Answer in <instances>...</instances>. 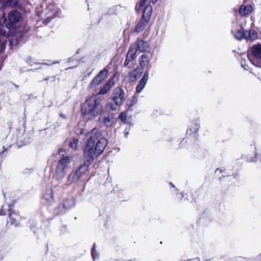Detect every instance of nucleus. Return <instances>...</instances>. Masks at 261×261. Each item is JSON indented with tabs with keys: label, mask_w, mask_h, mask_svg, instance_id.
Masks as SVG:
<instances>
[{
	"label": "nucleus",
	"mask_w": 261,
	"mask_h": 261,
	"mask_svg": "<svg viewBox=\"0 0 261 261\" xmlns=\"http://www.w3.org/2000/svg\"><path fill=\"white\" fill-rule=\"evenodd\" d=\"M142 74L141 72H139L137 70L130 72L129 75L130 76V80L134 81L139 78Z\"/></svg>",
	"instance_id": "25"
},
{
	"label": "nucleus",
	"mask_w": 261,
	"mask_h": 261,
	"mask_svg": "<svg viewBox=\"0 0 261 261\" xmlns=\"http://www.w3.org/2000/svg\"><path fill=\"white\" fill-rule=\"evenodd\" d=\"M115 75L110 77L107 83L101 87L99 92L92 95L86 101L85 110L83 113L84 118L89 120L96 117L101 110L100 102L103 97L102 95L108 93L115 85L114 79Z\"/></svg>",
	"instance_id": "2"
},
{
	"label": "nucleus",
	"mask_w": 261,
	"mask_h": 261,
	"mask_svg": "<svg viewBox=\"0 0 261 261\" xmlns=\"http://www.w3.org/2000/svg\"><path fill=\"white\" fill-rule=\"evenodd\" d=\"M137 51V49L136 48V45L134 44H132L129 48L127 54L126 56L135 59L136 58V53Z\"/></svg>",
	"instance_id": "22"
},
{
	"label": "nucleus",
	"mask_w": 261,
	"mask_h": 261,
	"mask_svg": "<svg viewBox=\"0 0 261 261\" xmlns=\"http://www.w3.org/2000/svg\"><path fill=\"white\" fill-rule=\"evenodd\" d=\"M184 141H185V140H182V142H181V143H184Z\"/></svg>",
	"instance_id": "45"
},
{
	"label": "nucleus",
	"mask_w": 261,
	"mask_h": 261,
	"mask_svg": "<svg viewBox=\"0 0 261 261\" xmlns=\"http://www.w3.org/2000/svg\"><path fill=\"white\" fill-rule=\"evenodd\" d=\"M250 52L256 62L261 60V44H256L252 46Z\"/></svg>",
	"instance_id": "13"
},
{
	"label": "nucleus",
	"mask_w": 261,
	"mask_h": 261,
	"mask_svg": "<svg viewBox=\"0 0 261 261\" xmlns=\"http://www.w3.org/2000/svg\"><path fill=\"white\" fill-rule=\"evenodd\" d=\"M200 128V121L198 119L192 121L188 126L187 136L195 139Z\"/></svg>",
	"instance_id": "6"
},
{
	"label": "nucleus",
	"mask_w": 261,
	"mask_h": 261,
	"mask_svg": "<svg viewBox=\"0 0 261 261\" xmlns=\"http://www.w3.org/2000/svg\"><path fill=\"white\" fill-rule=\"evenodd\" d=\"M6 6L4 3V2L0 0V9L4 10Z\"/></svg>",
	"instance_id": "35"
},
{
	"label": "nucleus",
	"mask_w": 261,
	"mask_h": 261,
	"mask_svg": "<svg viewBox=\"0 0 261 261\" xmlns=\"http://www.w3.org/2000/svg\"><path fill=\"white\" fill-rule=\"evenodd\" d=\"M86 144L84 148L83 170L87 168L94 159L101 154L107 145V139L103 137L101 132L94 128L85 135Z\"/></svg>",
	"instance_id": "1"
},
{
	"label": "nucleus",
	"mask_w": 261,
	"mask_h": 261,
	"mask_svg": "<svg viewBox=\"0 0 261 261\" xmlns=\"http://www.w3.org/2000/svg\"><path fill=\"white\" fill-rule=\"evenodd\" d=\"M233 37L237 40H240L245 39V31L242 28L239 30L233 29L231 31Z\"/></svg>",
	"instance_id": "17"
},
{
	"label": "nucleus",
	"mask_w": 261,
	"mask_h": 261,
	"mask_svg": "<svg viewBox=\"0 0 261 261\" xmlns=\"http://www.w3.org/2000/svg\"><path fill=\"white\" fill-rule=\"evenodd\" d=\"M152 59V55L151 54H144L139 59V65L142 69H149L151 67V61Z\"/></svg>",
	"instance_id": "8"
},
{
	"label": "nucleus",
	"mask_w": 261,
	"mask_h": 261,
	"mask_svg": "<svg viewBox=\"0 0 261 261\" xmlns=\"http://www.w3.org/2000/svg\"><path fill=\"white\" fill-rule=\"evenodd\" d=\"M52 7H53V6H48L47 8L48 9H50Z\"/></svg>",
	"instance_id": "43"
},
{
	"label": "nucleus",
	"mask_w": 261,
	"mask_h": 261,
	"mask_svg": "<svg viewBox=\"0 0 261 261\" xmlns=\"http://www.w3.org/2000/svg\"><path fill=\"white\" fill-rule=\"evenodd\" d=\"M223 172V170L222 169H217L216 170V173L217 174H218V173H221Z\"/></svg>",
	"instance_id": "37"
},
{
	"label": "nucleus",
	"mask_w": 261,
	"mask_h": 261,
	"mask_svg": "<svg viewBox=\"0 0 261 261\" xmlns=\"http://www.w3.org/2000/svg\"><path fill=\"white\" fill-rule=\"evenodd\" d=\"M111 97L114 103L109 102L107 107L113 111L116 110L118 107L122 106L126 100L125 91L120 87H117L113 89Z\"/></svg>",
	"instance_id": "4"
},
{
	"label": "nucleus",
	"mask_w": 261,
	"mask_h": 261,
	"mask_svg": "<svg viewBox=\"0 0 261 261\" xmlns=\"http://www.w3.org/2000/svg\"><path fill=\"white\" fill-rule=\"evenodd\" d=\"M79 141L77 139H73L70 142V147L72 148L75 149L77 147Z\"/></svg>",
	"instance_id": "33"
},
{
	"label": "nucleus",
	"mask_w": 261,
	"mask_h": 261,
	"mask_svg": "<svg viewBox=\"0 0 261 261\" xmlns=\"http://www.w3.org/2000/svg\"><path fill=\"white\" fill-rule=\"evenodd\" d=\"M128 135V132H126L125 134V137H127Z\"/></svg>",
	"instance_id": "42"
},
{
	"label": "nucleus",
	"mask_w": 261,
	"mask_h": 261,
	"mask_svg": "<svg viewBox=\"0 0 261 261\" xmlns=\"http://www.w3.org/2000/svg\"><path fill=\"white\" fill-rule=\"evenodd\" d=\"M9 216L11 220V224L15 226H18L19 224L17 222V221L19 217L14 213L9 214Z\"/></svg>",
	"instance_id": "27"
},
{
	"label": "nucleus",
	"mask_w": 261,
	"mask_h": 261,
	"mask_svg": "<svg viewBox=\"0 0 261 261\" xmlns=\"http://www.w3.org/2000/svg\"><path fill=\"white\" fill-rule=\"evenodd\" d=\"M119 119L126 123H129V119L127 118V113L126 112H123L119 115Z\"/></svg>",
	"instance_id": "29"
},
{
	"label": "nucleus",
	"mask_w": 261,
	"mask_h": 261,
	"mask_svg": "<svg viewBox=\"0 0 261 261\" xmlns=\"http://www.w3.org/2000/svg\"><path fill=\"white\" fill-rule=\"evenodd\" d=\"M138 102V98L136 96H133L127 100V106L129 109L133 108Z\"/></svg>",
	"instance_id": "26"
},
{
	"label": "nucleus",
	"mask_w": 261,
	"mask_h": 261,
	"mask_svg": "<svg viewBox=\"0 0 261 261\" xmlns=\"http://www.w3.org/2000/svg\"><path fill=\"white\" fill-rule=\"evenodd\" d=\"M149 79V73L146 71L136 87V92L140 93L145 87Z\"/></svg>",
	"instance_id": "11"
},
{
	"label": "nucleus",
	"mask_w": 261,
	"mask_h": 261,
	"mask_svg": "<svg viewBox=\"0 0 261 261\" xmlns=\"http://www.w3.org/2000/svg\"><path fill=\"white\" fill-rule=\"evenodd\" d=\"M53 190L50 188L47 189L44 195V198L48 203H50L54 201Z\"/></svg>",
	"instance_id": "20"
},
{
	"label": "nucleus",
	"mask_w": 261,
	"mask_h": 261,
	"mask_svg": "<svg viewBox=\"0 0 261 261\" xmlns=\"http://www.w3.org/2000/svg\"><path fill=\"white\" fill-rule=\"evenodd\" d=\"M3 66V63L2 62H0V70H1Z\"/></svg>",
	"instance_id": "39"
},
{
	"label": "nucleus",
	"mask_w": 261,
	"mask_h": 261,
	"mask_svg": "<svg viewBox=\"0 0 261 261\" xmlns=\"http://www.w3.org/2000/svg\"><path fill=\"white\" fill-rule=\"evenodd\" d=\"M147 1V0H141V2L139 3V4H137L136 5V10L137 11L142 9L143 8V7L144 6H145ZM149 1H150V2H151L153 4L155 3L157 1V0H149Z\"/></svg>",
	"instance_id": "28"
},
{
	"label": "nucleus",
	"mask_w": 261,
	"mask_h": 261,
	"mask_svg": "<svg viewBox=\"0 0 261 261\" xmlns=\"http://www.w3.org/2000/svg\"><path fill=\"white\" fill-rule=\"evenodd\" d=\"M147 24V21L143 18L137 24V25L135 29V31L137 33H139L145 29Z\"/></svg>",
	"instance_id": "21"
},
{
	"label": "nucleus",
	"mask_w": 261,
	"mask_h": 261,
	"mask_svg": "<svg viewBox=\"0 0 261 261\" xmlns=\"http://www.w3.org/2000/svg\"><path fill=\"white\" fill-rule=\"evenodd\" d=\"M7 4L11 7L16 6L18 4V0H6Z\"/></svg>",
	"instance_id": "32"
},
{
	"label": "nucleus",
	"mask_w": 261,
	"mask_h": 261,
	"mask_svg": "<svg viewBox=\"0 0 261 261\" xmlns=\"http://www.w3.org/2000/svg\"><path fill=\"white\" fill-rule=\"evenodd\" d=\"M115 116L113 114H105L99 118V122L107 127L112 126L115 123Z\"/></svg>",
	"instance_id": "9"
},
{
	"label": "nucleus",
	"mask_w": 261,
	"mask_h": 261,
	"mask_svg": "<svg viewBox=\"0 0 261 261\" xmlns=\"http://www.w3.org/2000/svg\"><path fill=\"white\" fill-rule=\"evenodd\" d=\"M74 205V200L72 198L65 200L62 203L63 207L66 210L70 208V207L73 206Z\"/></svg>",
	"instance_id": "24"
},
{
	"label": "nucleus",
	"mask_w": 261,
	"mask_h": 261,
	"mask_svg": "<svg viewBox=\"0 0 261 261\" xmlns=\"http://www.w3.org/2000/svg\"><path fill=\"white\" fill-rule=\"evenodd\" d=\"M256 259L258 261L261 260V254L257 256Z\"/></svg>",
	"instance_id": "38"
},
{
	"label": "nucleus",
	"mask_w": 261,
	"mask_h": 261,
	"mask_svg": "<svg viewBox=\"0 0 261 261\" xmlns=\"http://www.w3.org/2000/svg\"><path fill=\"white\" fill-rule=\"evenodd\" d=\"M64 150L63 149H61L59 150V153H61L62 152H63Z\"/></svg>",
	"instance_id": "40"
},
{
	"label": "nucleus",
	"mask_w": 261,
	"mask_h": 261,
	"mask_svg": "<svg viewBox=\"0 0 261 261\" xmlns=\"http://www.w3.org/2000/svg\"><path fill=\"white\" fill-rule=\"evenodd\" d=\"M256 75L257 76L258 79L261 81V69L260 68L258 69V70L257 71V74Z\"/></svg>",
	"instance_id": "34"
},
{
	"label": "nucleus",
	"mask_w": 261,
	"mask_h": 261,
	"mask_svg": "<svg viewBox=\"0 0 261 261\" xmlns=\"http://www.w3.org/2000/svg\"><path fill=\"white\" fill-rule=\"evenodd\" d=\"M254 146V154L253 156H247L246 158V161L249 163H253L256 162V161L258 159L259 161L261 162V155L257 152V148L255 145Z\"/></svg>",
	"instance_id": "18"
},
{
	"label": "nucleus",
	"mask_w": 261,
	"mask_h": 261,
	"mask_svg": "<svg viewBox=\"0 0 261 261\" xmlns=\"http://www.w3.org/2000/svg\"><path fill=\"white\" fill-rule=\"evenodd\" d=\"M27 63L30 65V66H33V59L31 58H29L27 60Z\"/></svg>",
	"instance_id": "36"
},
{
	"label": "nucleus",
	"mask_w": 261,
	"mask_h": 261,
	"mask_svg": "<svg viewBox=\"0 0 261 261\" xmlns=\"http://www.w3.org/2000/svg\"><path fill=\"white\" fill-rule=\"evenodd\" d=\"M143 9V18H144L145 17H148L150 16L152 13V7L150 5H147L146 6H145L143 7V8L138 11L139 12V11H141Z\"/></svg>",
	"instance_id": "23"
},
{
	"label": "nucleus",
	"mask_w": 261,
	"mask_h": 261,
	"mask_svg": "<svg viewBox=\"0 0 261 261\" xmlns=\"http://www.w3.org/2000/svg\"><path fill=\"white\" fill-rule=\"evenodd\" d=\"M7 31L4 28H0V53L5 48L6 40Z\"/></svg>",
	"instance_id": "14"
},
{
	"label": "nucleus",
	"mask_w": 261,
	"mask_h": 261,
	"mask_svg": "<svg viewBox=\"0 0 261 261\" xmlns=\"http://www.w3.org/2000/svg\"><path fill=\"white\" fill-rule=\"evenodd\" d=\"M182 197H184V194L183 193H180L179 194Z\"/></svg>",
	"instance_id": "41"
},
{
	"label": "nucleus",
	"mask_w": 261,
	"mask_h": 261,
	"mask_svg": "<svg viewBox=\"0 0 261 261\" xmlns=\"http://www.w3.org/2000/svg\"><path fill=\"white\" fill-rule=\"evenodd\" d=\"M134 59H132L127 56H126V60L124 62V66L127 67L128 68L132 66L133 64V60Z\"/></svg>",
	"instance_id": "30"
},
{
	"label": "nucleus",
	"mask_w": 261,
	"mask_h": 261,
	"mask_svg": "<svg viewBox=\"0 0 261 261\" xmlns=\"http://www.w3.org/2000/svg\"><path fill=\"white\" fill-rule=\"evenodd\" d=\"M108 70L105 68L101 70L91 82L90 87H95L100 84L107 78Z\"/></svg>",
	"instance_id": "7"
},
{
	"label": "nucleus",
	"mask_w": 261,
	"mask_h": 261,
	"mask_svg": "<svg viewBox=\"0 0 261 261\" xmlns=\"http://www.w3.org/2000/svg\"><path fill=\"white\" fill-rule=\"evenodd\" d=\"M170 185H171L173 188L175 187V186H174V185L172 183H170Z\"/></svg>",
	"instance_id": "44"
},
{
	"label": "nucleus",
	"mask_w": 261,
	"mask_h": 261,
	"mask_svg": "<svg viewBox=\"0 0 261 261\" xmlns=\"http://www.w3.org/2000/svg\"><path fill=\"white\" fill-rule=\"evenodd\" d=\"M253 10L251 5H242L239 9V13L242 16H246L250 14Z\"/></svg>",
	"instance_id": "16"
},
{
	"label": "nucleus",
	"mask_w": 261,
	"mask_h": 261,
	"mask_svg": "<svg viewBox=\"0 0 261 261\" xmlns=\"http://www.w3.org/2000/svg\"><path fill=\"white\" fill-rule=\"evenodd\" d=\"M21 18V14L16 10H12L9 13L8 20L5 17V14H3V16L0 20V24L2 28L5 27L6 29V37L11 35L14 33V25L20 21Z\"/></svg>",
	"instance_id": "3"
},
{
	"label": "nucleus",
	"mask_w": 261,
	"mask_h": 261,
	"mask_svg": "<svg viewBox=\"0 0 261 261\" xmlns=\"http://www.w3.org/2000/svg\"><path fill=\"white\" fill-rule=\"evenodd\" d=\"M134 44L136 45L137 49L140 52H146L150 50L149 44L143 40L138 39Z\"/></svg>",
	"instance_id": "10"
},
{
	"label": "nucleus",
	"mask_w": 261,
	"mask_h": 261,
	"mask_svg": "<svg viewBox=\"0 0 261 261\" xmlns=\"http://www.w3.org/2000/svg\"><path fill=\"white\" fill-rule=\"evenodd\" d=\"M81 167H79L74 172L71 173L69 176V180L71 182L77 181L82 176Z\"/></svg>",
	"instance_id": "15"
},
{
	"label": "nucleus",
	"mask_w": 261,
	"mask_h": 261,
	"mask_svg": "<svg viewBox=\"0 0 261 261\" xmlns=\"http://www.w3.org/2000/svg\"><path fill=\"white\" fill-rule=\"evenodd\" d=\"M248 63H251L256 66V67H261V62H259L258 64L255 63L254 61H252L249 57L248 55L246 56L245 58H242L241 61V66L244 68L245 70H248L249 67Z\"/></svg>",
	"instance_id": "12"
},
{
	"label": "nucleus",
	"mask_w": 261,
	"mask_h": 261,
	"mask_svg": "<svg viewBox=\"0 0 261 261\" xmlns=\"http://www.w3.org/2000/svg\"><path fill=\"white\" fill-rule=\"evenodd\" d=\"M257 38V34L254 30L245 31V39L249 41H253Z\"/></svg>",
	"instance_id": "19"
},
{
	"label": "nucleus",
	"mask_w": 261,
	"mask_h": 261,
	"mask_svg": "<svg viewBox=\"0 0 261 261\" xmlns=\"http://www.w3.org/2000/svg\"><path fill=\"white\" fill-rule=\"evenodd\" d=\"M70 163V158L69 156L63 157L59 161L55 173V177L57 180L62 179L65 176Z\"/></svg>",
	"instance_id": "5"
},
{
	"label": "nucleus",
	"mask_w": 261,
	"mask_h": 261,
	"mask_svg": "<svg viewBox=\"0 0 261 261\" xmlns=\"http://www.w3.org/2000/svg\"><path fill=\"white\" fill-rule=\"evenodd\" d=\"M91 255L94 260L97 259L99 257L98 253L95 250V246H94L91 249Z\"/></svg>",
	"instance_id": "31"
}]
</instances>
